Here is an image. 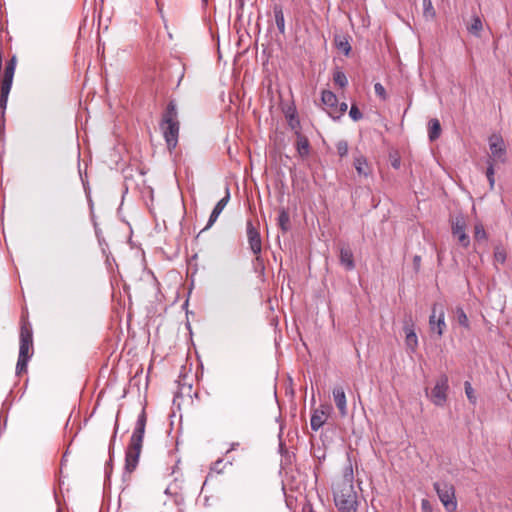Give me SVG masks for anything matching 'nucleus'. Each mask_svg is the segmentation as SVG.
<instances>
[{"instance_id": "obj_37", "label": "nucleus", "mask_w": 512, "mask_h": 512, "mask_svg": "<svg viewBox=\"0 0 512 512\" xmlns=\"http://www.w3.org/2000/svg\"><path fill=\"white\" fill-rule=\"evenodd\" d=\"M421 509H422V512H433L432 506L427 499H422Z\"/></svg>"}, {"instance_id": "obj_21", "label": "nucleus", "mask_w": 512, "mask_h": 512, "mask_svg": "<svg viewBox=\"0 0 512 512\" xmlns=\"http://www.w3.org/2000/svg\"><path fill=\"white\" fill-rule=\"evenodd\" d=\"M429 128V139L430 141H435L439 138L441 134V125L438 119H431L428 124Z\"/></svg>"}, {"instance_id": "obj_1", "label": "nucleus", "mask_w": 512, "mask_h": 512, "mask_svg": "<svg viewBox=\"0 0 512 512\" xmlns=\"http://www.w3.org/2000/svg\"><path fill=\"white\" fill-rule=\"evenodd\" d=\"M353 480V468L348 464L333 483L334 503L339 512H357L358 494Z\"/></svg>"}, {"instance_id": "obj_17", "label": "nucleus", "mask_w": 512, "mask_h": 512, "mask_svg": "<svg viewBox=\"0 0 512 512\" xmlns=\"http://www.w3.org/2000/svg\"><path fill=\"white\" fill-rule=\"evenodd\" d=\"M327 420V413L322 409H316L314 410L311 419H310V426L311 429L314 431H318L326 422Z\"/></svg>"}, {"instance_id": "obj_10", "label": "nucleus", "mask_w": 512, "mask_h": 512, "mask_svg": "<svg viewBox=\"0 0 512 512\" xmlns=\"http://www.w3.org/2000/svg\"><path fill=\"white\" fill-rule=\"evenodd\" d=\"M247 238L251 251L255 255H259L262 250V241L258 229L253 225L251 220L247 221Z\"/></svg>"}, {"instance_id": "obj_16", "label": "nucleus", "mask_w": 512, "mask_h": 512, "mask_svg": "<svg viewBox=\"0 0 512 512\" xmlns=\"http://www.w3.org/2000/svg\"><path fill=\"white\" fill-rule=\"evenodd\" d=\"M353 165L359 176L368 177L372 173V169L366 157L361 154L354 156Z\"/></svg>"}, {"instance_id": "obj_9", "label": "nucleus", "mask_w": 512, "mask_h": 512, "mask_svg": "<svg viewBox=\"0 0 512 512\" xmlns=\"http://www.w3.org/2000/svg\"><path fill=\"white\" fill-rule=\"evenodd\" d=\"M403 330L405 332V346L407 351L409 353H415L418 347V337L411 317L404 321Z\"/></svg>"}, {"instance_id": "obj_8", "label": "nucleus", "mask_w": 512, "mask_h": 512, "mask_svg": "<svg viewBox=\"0 0 512 512\" xmlns=\"http://www.w3.org/2000/svg\"><path fill=\"white\" fill-rule=\"evenodd\" d=\"M448 378L442 375L431 391L430 399L436 406H443L447 400Z\"/></svg>"}, {"instance_id": "obj_2", "label": "nucleus", "mask_w": 512, "mask_h": 512, "mask_svg": "<svg viewBox=\"0 0 512 512\" xmlns=\"http://www.w3.org/2000/svg\"><path fill=\"white\" fill-rule=\"evenodd\" d=\"M146 422L147 417L145 410L143 409L138 415L133 433L130 438L129 446L126 450L125 470L129 473L133 472L138 465L139 456L143 445Z\"/></svg>"}, {"instance_id": "obj_7", "label": "nucleus", "mask_w": 512, "mask_h": 512, "mask_svg": "<svg viewBox=\"0 0 512 512\" xmlns=\"http://www.w3.org/2000/svg\"><path fill=\"white\" fill-rule=\"evenodd\" d=\"M33 349V336L32 329L29 325L23 324L20 329V346H19V356L31 358Z\"/></svg>"}, {"instance_id": "obj_29", "label": "nucleus", "mask_w": 512, "mask_h": 512, "mask_svg": "<svg viewBox=\"0 0 512 512\" xmlns=\"http://www.w3.org/2000/svg\"><path fill=\"white\" fill-rule=\"evenodd\" d=\"M464 385H465V394H466L468 400L470 401V403L475 404L477 401V397L475 395V391H474L471 383L466 381Z\"/></svg>"}, {"instance_id": "obj_27", "label": "nucleus", "mask_w": 512, "mask_h": 512, "mask_svg": "<svg viewBox=\"0 0 512 512\" xmlns=\"http://www.w3.org/2000/svg\"><path fill=\"white\" fill-rule=\"evenodd\" d=\"M474 238L477 241L486 240L487 234L481 223H478L474 227Z\"/></svg>"}, {"instance_id": "obj_35", "label": "nucleus", "mask_w": 512, "mask_h": 512, "mask_svg": "<svg viewBox=\"0 0 512 512\" xmlns=\"http://www.w3.org/2000/svg\"><path fill=\"white\" fill-rule=\"evenodd\" d=\"M288 118H289L288 119V124L291 127V129L295 130V132L299 131V127H300L299 119L294 114H290L288 116Z\"/></svg>"}, {"instance_id": "obj_12", "label": "nucleus", "mask_w": 512, "mask_h": 512, "mask_svg": "<svg viewBox=\"0 0 512 512\" xmlns=\"http://www.w3.org/2000/svg\"><path fill=\"white\" fill-rule=\"evenodd\" d=\"M229 200H230V192H229V188H226L225 196L216 203L215 207L213 208V210L210 214L209 220H208L207 225L204 228V230H207L212 227V225L217 221L219 215L222 213V211L228 204Z\"/></svg>"}, {"instance_id": "obj_30", "label": "nucleus", "mask_w": 512, "mask_h": 512, "mask_svg": "<svg viewBox=\"0 0 512 512\" xmlns=\"http://www.w3.org/2000/svg\"><path fill=\"white\" fill-rule=\"evenodd\" d=\"M336 46L345 55H348L351 51V46H350L348 40L345 38L336 40Z\"/></svg>"}, {"instance_id": "obj_39", "label": "nucleus", "mask_w": 512, "mask_h": 512, "mask_svg": "<svg viewBox=\"0 0 512 512\" xmlns=\"http://www.w3.org/2000/svg\"><path fill=\"white\" fill-rule=\"evenodd\" d=\"M6 66H8V67H13V68L15 69V67H16V58H15V56H13V57L8 61V63H7V65H6Z\"/></svg>"}, {"instance_id": "obj_20", "label": "nucleus", "mask_w": 512, "mask_h": 512, "mask_svg": "<svg viewBox=\"0 0 512 512\" xmlns=\"http://www.w3.org/2000/svg\"><path fill=\"white\" fill-rule=\"evenodd\" d=\"M274 18L276 26L281 34L285 33V18L282 7L280 5H275L273 8Z\"/></svg>"}, {"instance_id": "obj_5", "label": "nucleus", "mask_w": 512, "mask_h": 512, "mask_svg": "<svg viewBox=\"0 0 512 512\" xmlns=\"http://www.w3.org/2000/svg\"><path fill=\"white\" fill-rule=\"evenodd\" d=\"M434 489L447 512L457 511L455 488L448 482H435Z\"/></svg>"}, {"instance_id": "obj_28", "label": "nucleus", "mask_w": 512, "mask_h": 512, "mask_svg": "<svg viewBox=\"0 0 512 512\" xmlns=\"http://www.w3.org/2000/svg\"><path fill=\"white\" fill-rule=\"evenodd\" d=\"M506 251L502 246H496L494 249V260L503 264L506 261Z\"/></svg>"}, {"instance_id": "obj_25", "label": "nucleus", "mask_w": 512, "mask_h": 512, "mask_svg": "<svg viewBox=\"0 0 512 512\" xmlns=\"http://www.w3.org/2000/svg\"><path fill=\"white\" fill-rule=\"evenodd\" d=\"M423 14L426 18H434L435 10L433 8L431 0H423Z\"/></svg>"}, {"instance_id": "obj_32", "label": "nucleus", "mask_w": 512, "mask_h": 512, "mask_svg": "<svg viewBox=\"0 0 512 512\" xmlns=\"http://www.w3.org/2000/svg\"><path fill=\"white\" fill-rule=\"evenodd\" d=\"M337 153L340 157H345L348 154V143L345 140H340L336 143Z\"/></svg>"}, {"instance_id": "obj_11", "label": "nucleus", "mask_w": 512, "mask_h": 512, "mask_svg": "<svg viewBox=\"0 0 512 512\" xmlns=\"http://www.w3.org/2000/svg\"><path fill=\"white\" fill-rule=\"evenodd\" d=\"M15 69L13 67H5L4 70V78L1 84V100H0V106L2 108H5L7 103L8 94L11 90L13 76H14Z\"/></svg>"}, {"instance_id": "obj_43", "label": "nucleus", "mask_w": 512, "mask_h": 512, "mask_svg": "<svg viewBox=\"0 0 512 512\" xmlns=\"http://www.w3.org/2000/svg\"><path fill=\"white\" fill-rule=\"evenodd\" d=\"M117 429H118V423L116 422V424H115V431H114V435H113V439H112V441H114V439H115V437H116Z\"/></svg>"}, {"instance_id": "obj_42", "label": "nucleus", "mask_w": 512, "mask_h": 512, "mask_svg": "<svg viewBox=\"0 0 512 512\" xmlns=\"http://www.w3.org/2000/svg\"><path fill=\"white\" fill-rule=\"evenodd\" d=\"M420 260H421V257H420V256H415V257H414V263H415V265H417V266H418V265H419V263H420Z\"/></svg>"}, {"instance_id": "obj_13", "label": "nucleus", "mask_w": 512, "mask_h": 512, "mask_svg": "<svg viewBox=\"0 0 512 512\" xmlns=\"http://www.w3.org/2000/svg\"><path fill=\"white\" fill-rule=\"evenodd\" d=\"M465 221L463 218H457L452 224V233L454 236L458 238V242L463 247H468L470 243V239L465 232Z\"/></svg>"}, {"instance_id": "obj_38", "label": "nucleus", "mask_w": 512, "mask_h": 512, "mask_svg": "<svg viewBox=\"0 0 512 512\" xmlns=\"http://www.w3.org/2000/svg\"><path fill=\"white\" fill-rule=\"evenodd\" d=\"M221 464H222V460H221V459L217 460V461L213 464V466L211 467V470H212V471H215L216 473H221V469L219 468V466H220Z\"/></svg>"}, {"instance_id": "obj_15", "label": "nucleus", "mask_w": 512, "mask_h": 512, "mask_svg": "<svg viewBox=\"0 0 512 512\" xmlns=\"http://www.w3.org/2000/svg\"><path fill=\"white\" fill-rule=\"evenodd\" d=\"M321 100L326 106L329 116L334 118V109L338 107L337 96L332 91L324 90L321 95Z\"/></svg>"}, {"instance_id": "obj_22", "label": "nucleus", "mask_w": 512, "mask_h": 512, "mask_svg": "<svg viewBox=\"0 0 512 512\" xmlns=\"http://www.w3.org/2000/svg\"><path fill=\"white\" fill-rule=\"evenodd\" d=\"M278 225L282 229L283 232L288 231L290 225V217L288 212L285 209H282L278 215Z\"/></svg>"}, {"instance_id": "obj_40", "label": "nucleus", "mask_w": 512, "mask_h": 512, "mask_svg": "<svg viewBox=\"0 0 512 512\" xmlns=\"http://www.w3.org/2000/svg\"><path fill=\"white\" fill-rule=\"evenodd\" d=\"M238 446H239V443H238V442H233V443L231 444V446H230V449L227 451V453H228V452H230V451H232V450H235Z\"/></svg>"}, {"instance_id": "obj_23", "label": "nucleus", "mask_w": 512, "mask_h": 512, "mask_svg": "<svg viewBox=\"0 0 512 512\" xmlns=\"http://www.w3.org/2000/svg\"><path fill=\"white\" fill-rule=\"evenodd\" d=\"M333 80L336 85H338L341 88H344L348 84L347 77L344 72L337 70L333 74Z\"/></svg>"}, {"instance_id": "obj_41", "label": "nucleus", "mask_w": 512, "mask_h": 512, "mask_svg": "<svg viewBox=\"0 0 512 512\" xmlns=\"http://www.w3.org/2000/svg\"><path fill=\"white\" fill-rule=\"evenodd\" d=\"M392 166L396 169H398L400 167V161L399 160H394L392 162Z\"/></svg>"}, {"instance_id": "obj_19", "label": "nucleus", "mask_w": 512, "mask_h": 512, "mask_svg": "<svg viewBox=\"0 0 512 512\" xmlns=\"http://www.w3.org/2000/svg\"><path fill=\"white\" fill-rule=\"evenodd\" d=\"M340 262L347 270L355 268L353 253L349 248L340 249Z\"/></svg>"}, {"instance_id": "obj_14", "label": "nucleus", "mask_w": 512, "mask_h": 512, "mask_svg": "<svg viewBox=\"0 0 512 512\" xmlns=\"http://www.w3.org/2000/svg\"><path fill=\"white\" fill-rule=\"evenodd\" d=\"M332 395L335 405L339 410V414L341 415V417H346L348 414V409L344 389L341 386H336L333 388Z\"/></svg>"}, {"instance_id": "obj_4", "label": "nucleus", "mask_w": 512, "mask_h": 512, "mask_svg": "<svg viewBox=\"0 0 512 512\" xmlns=\"http://www.w3.org/2000/svg\"><path fill=\"white\" fill-rule=\"evenodd\" d=\"M160 129L167 144V148L171 152L176 148L179 136L176 104L172 101L168 104L166 112L163 114Z\"/></svg>"}, {"instance_id": "obj_26", "label": "nucleus", "mask_w": 512, "mask_h": 512, "mask_svg": "<svg viewBox=\"0 0 512 512\" xmlns=\"http://www.w3.org/2000/svg\"><path fill=\"white\" fill-rule=\"evenodd\" d=\"M456 316H457V320H458V323L465 327V328H469V320H468V317L465 313V311L461 308V307H458L456 309Z\"/></svg>"}, {"instance_id": "obj_6", "label": "nucleus", "mask_w": 512, "mask_h": 512, "mask_svg": "<svg viewBox=\"0 0 512 512\" xmlns=\"http://www.w3.org/2000/svg\"><path fill=\"white\" fill-rule=\"evenodd\" d=\"M429 327L432 332H436L439 337L443 335L446 328L445 309L441 303H434L429 316Z\"/></svg>"}, {"instance_id": "obj_3", "label": "nucleus", "mask_w": 512, "mask_h": 512, "mask_svg": "<svg viewBox=\"0 0 512 512\" xmlns=\"http://www.w3.org/2000/svg\"><path fill=\"white\" fill-rule=\"evenodd\" d=\"M489 157L487 160L486 177L489 182L490 190L495 185V167L498 164H504L507 160V149L503 138L500 135L493 134L488 139Z\"/></svg>"}, {"instance_id": "obj_36", "label": "nucleus", "mask_w": 512, "mask_h": 512, "mask_svg": "<svg viewBox=\"0 0 512 512\" xmlns=\"http://www.w3.org/2000/svg\"><path fill=\"white\" fill-rule=\"evenodd\" d=\"M374 90L376 95H378L381 99H386V91L381 83H376L374 85Z\"/></svg>"}, {"instance_id": "obj_24", "label": "nucleus", "mask_w": 512, "mask_h": 512, "mask_svg": "<svg viewBox=\"0 0 512 512\" xmlns=\"http://www.w3.org/2000/svg\"><path fill=\"white\" fill-rule=\"evenodd\" d=\"M482 28L483 25L481 19L478 16H475L472 19V23L468 27V31L472 34L478 35Z\"/></svg>"}, {"instance_id": "obj_31", "label": "nucleus", "mask_w": 512, "mask_h": 512, "mask_svg": "<svg viewBox=\"0 0 512 512\" xmlns=\"http://www.w3.org/2000/svg\"><path fill=\"white\" fill-rule=\"evenodd\" d=\"M28 361H29V358L18 357V361L16 364V374L17 375H20L23 372H26Z\"/></svg>"}, {"instance_id": "obj_18", "label": "nucleus", "mask_w": 512, "mask_h": 512, "mask_svg": "<svg viewBox=\"0 0 512 512\" xmlns=\"http://www.w3.org/2000/svg\"><path fill=\"white\" fill-rule=\"evenodd\" d=\"M296 137V148L298 154L302 158L307 157L310 153V144L308 138L302 135L300 131H296Z\"/></svg>"}, {"instance_id": "obj_34", "label": "nucleus", "mask_w": 512, "mask_h": 512, "mask_svg": "<svg viewBox=\"0 0 512 512\" xmlns=\"http://www.w3.org/2000/svg\"><path fill=\"white\" fill-rule=\"evenodd\" d=\"M349 116L353 121H359L360 119H362L363 114L356 105H352L349 111Z\"/></svg>"}, {"instance_id": "obj_33", "label": "nucleus", "mask_w": 512, "mask_h": 512, "mask_svg": "<svg viewBox=\"0 0 512 512\" xmlns=\"http://www.w3.org/2000/svg\"><path fill=\"white\" fill-rule=\"evenodd\" d=\"M348 106H347V103L345 102H342L340 104H338V107L334 109V120H338L341 118V116L346 112Z\"/></svg>"}]
</instances>
